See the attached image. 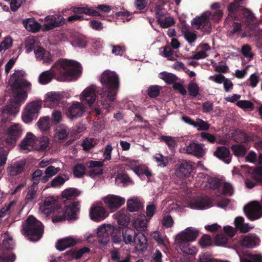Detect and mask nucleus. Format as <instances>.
<instances>
[{
    "label": "nucleus",
    "mask_w": 262,
    "mask_h": 262,
    "mask_svg": "<svg viewBox=\"0 0 262 262\" xmlns=\"http://www.w3.org/2000/svg\"><path fill=\"white\" fill-rule=\"evenodd\" d=\"M82 67L77 61L67 59L57 61L52 68L42 72L38 77L41 84H47L53 79L58 81H71L79 77L82 73Z\"/></svg>",
    "instance_id": "1"
},
{
    "label": "nucleus",
    "mask_w": 262,
    "mask_h": 262,
    "mask_svg": "<svg viewBox=\"0 0 262 262\" xmlns=\"http://www.w3.org/2000/svg\"><path fill=\"white\" fill-rule=\"evenodd\" d=\"M26 73L20 70H15L11 76L9 84L11 88L12 95L11 103L3 109V113L10 115L16 114L19 111L20 106L26 100L28 94L26 88L30 87L31 84L25 79Z\"/></svg>",
    "instance_id": "2"
},
{
    "label": "nucleus",
    "mask_w": 262,
    "mask_h": 262,
    "mask_svg": "<svg viewBox=\"0 0 262 262\" xmlns=\"http://www.w3.org/2000/svg\"><path fill=\"white\" fill-rule=\"evenodd\" d=\"M99 80L103 89L99 93L101 103L103 108L108 111L113 107L112 103L115 100L119 90V77L116 72L107 70L101 74Z\"/></svg>",
    "instance_id": "3"
},
{
    "label": "nucleus",
    "mask_w": 262,
    "mask_h": 262,
    "mask_svg": "<svg viewBox=\"0 0 262 262\" xmlns=\"http://www.w3.org/2000/svg\"><path fill=\"white\" fill-rule=\"evenodd\" d=\"M122 237L125 244L134 243L142 251H144L147 248V240L142 232H136L135 229L126 227L122 229Z\"/></svg>",
    "instance_id": "4"
},
{
    "label": "nucleus",
    "mask_w": 262,
    "mask_h": 262,
    "mask_svg": "<svg viewBox=\"0 0 262 262\" xmlns=\"http://www.w3.org/2000/svg\"><path fill=\"white\" fill-rule=\"evenodd\" d=\"M22 226V233L28 236L30 240L37 241L41 238L43 231V225L33 216H29Z\"/></svg>",
    "instance_id": "5"
},
{
    "label": "nucleus",
    "mask_w": 262,
    "mask_h": 262,
    "mask_svg": "<svg viewBox=\"0 0 262 262\" xmlns=\"http://www.w3.org/2000/svg\"><path fill=\"white\" fill-rule=\"evenodd\" d=\"M114 228L111 225H104L97 229L98 242L103 245H106L110 242V236L112 235V240L115 244H119L122 241V236L116 233L113 234Z\"/></svg>",
    "instance_id": "6"
},
{
    "label": "nucleus",
    "mask_w": 262,
    "mask_h": 262,
    "mask_svg": "<svg viewBox=\"0 0 262 262\" xmlns=\"http://www.w3.org/2000/svg\"><path fill=\"white\" fill-rule=\"evenodd\" d=\"M80 212V203L79 201L72 202L66 206L64 211H58V215L52 218L53 223L62 221L66 217L69 220H74L77 218L78 213Z\"/></svg>",
    "instance_id": "7"
},
{
    "label": "nucleus",
    "mask_w": 262,
    "mask_h": 262,
    "mask_svg": "<svg viewBox=\"0 0 262 262\" xmlns=\"http://www.w3.org/2000/svg\"><path fill=\"white\" fill-rule=\"evenodd\" d=\"M4 141L9 145L14 147L23 135V128L19 124L15 123L8 127L5 131Z\"/></svg>",
    "instance_id": "8"
},
{
    "label": "nucleus",
    "mask_w": 262,
    "mask_h": 262,
    "mask_svg": "<svg viewBox=\"0 0 262 262\" xmlns=\"http://www.w3.org/2000/svg\"><path fill=\"white\" fill-rule=\"evenodd\" d=\"M41 107L40 101H32L28 103L22 114V119L26 123L31 122L38 116V113Z\"/></svg>",
    "instance_id": "9"
},
{
    "label": "nucleus",
    "mask_w": 262,
    "mask_h": 262,
    "mask_svg": "<svg viewBox=\"0 0 262 262\" xmlns=\"http://www.w3.org/2000/svg\"><path fill=\"white\" fill-rule=\"evenodd\" d=\"M242 17L240 18L245 28L248 31L255 30L258 26V21L254 13L246 7L241 8Z\"/></svg>",
    "instance_id": "10"
},
{
    "label": "nucleus",
    "mask_w": 262,
    "mask_h": 262,
    "mask_svg": "<svg viewBox=\"0 0 262 262\" xmlns=\"http://www.w3.org/2000/svg\"><path fill=\"white\" fill-rule=\"evenodd\" d=\"M246 216L251 221L259 219L262 216V207L257 202H252L244 207Z\"/></svg>",
    "instance_id": "11"
},
{
    "label": "nucleus",
    "mask_w": 262,
    "mask_h": 262,
    "mask_svg": "<svg viewBox=\"0 0 262 262\" xmlns=\"http://www.w3.org/2000/svg\"><path fill=\"white\" fill-rule=\"evenodd\" d=\"M97 87L94 84L86 88L82 93L81 99L85 104L91 106L95 101L97 95Z\"/></svg>",
    "instance_id": "12"
},
{
    "label": "nucleus",
    "mask_w": 262,
    "mask_h": 262,
    "mask_svg": "<svg viewBox=\"0 0 262 262\" xmlns=\"http://www.w3.org/2000/svg\"><path fill=\"white\" fill-rule=\"evenodd\" d=\"M199 235V231L193 228L188 227L179 233L176 238L177 242H190L195 240Z\"/></svg>",
    "instance_id": "13"
},
{
    "label": "nucleus",
    "mask_w": 262,
    "mask_h": 262,
    "mask_svg": "<svg viewBox=\"0 0 262 262\" xmlns=\"http://www.w3.org/2000/svg\"><path fill=\"white\" fill-rule=\"evenodd\" d=\"M108 215V212L106 209L101 206H93L90 209L91 219L95 222H101Z\"/></svg>",
    "instance_id": "14"
},
{
    "label": "nucleus",
    "mask_w": 262,
    "mask_h": 262,
    "mask_svg": "<svg viewBox=\"0 0 262 262\" xmlns=\"http://www.w3.org/2000/svg\"><path fill=\"white\" fill-rule=\"evenodd\" d=\"M58 208V206L57 201L52 198H47L40 205L39 211L47 216H49L56 210H57Z\"/></svg>",
    "instance_id": "15"
},
{
    "label": "nucleus",
    "mask_w": 262,
    "mask_h": 262,
    "mask_svg": "<svg viewBox=\"0 0 262 262\" xmlns=\"http://www.w3.org/2000/svg\"><path fill=\"white\" fill-rule=\"evenodd\" d=\"M46 19L47 22L43 25L46 31L61 26L65 23L64 18L61 15L48 16L46 17Z\"/></svg>",
    "instance_id": "16"
},
{
    "label": "nucleus",
    "mask_w": 262,
    "mask_h": 262,
    "mask_svg": "<svg viewBox=\"0 0 262 262\" xmlns=\"http://www.w3.org/2000/svg\"><path fill=\"white\" fill-rule=\"evenodd\" d=\"M124 198L115 195H109L104 199V202L107 207L112 210H115L124 204Z\"/></svg>",
    "instance_id": "17"
},
{
    "label": "nucleus",
    "mask_w": 262,
    "mask_h": 262,
    "mask_svg": "<svg viewBox=\"0 0 262 262\" xmlns=\"http://www.w3.org/2000/svg\"><path fill=\"white\" fill-rule=\"evenodd\" d=\"M193 169V168L190 162L183 160L177 164L176 173L177 176L181 178L188 177Z\"/></svg>",
    "instance_id": "18"
},
{
    "label": "nucleus",
    "mask_w": 262,
    "mask_h": 262,
    "mask_svg": "<svg viewBox=\"0 0 262 262\" xmlns=\"http://www.w3.org/2000/svg\"><path fill=\"white\" fill-rule=\"evenodd\" d=\"M191 24L193 26H196L197 29H200L205 33L209 34L211 32V23L206 17H196L193 18Z\"/></svg>",
    "instance_id": "19"
},
{
    "label": "nucleus",
    "mask_w": 262,
    "mask_h": 262,
    "mask_svg": "<svg viewBox=\"0 0 262 262\" xmlns=\"http://www.w3.org/2000/svg\"><path fill=\"white\" fill-rule=\"evenodd\" d=\"M103 163L101 161L90 160L85 163V166L88 168H93L88 172V174L91 178L101 175L103 173L102 167Z\"/></svg>",
    "instance_id": "20"
},
{
    "label": "nucleus",
    "mask_w": 262,
    "mask_h": 262,
    "mask_svg": "<svg viewBox=\"0 0 262 262\" xmlns=\"http://www.w3.org/2000/svg\"><path fill=\"white\" fill-rule=\"evenodd\" d=\"M212 201L207 196H198L191 202V208L198 209H204L211 206Z\"/></svg>",
    "instance_id": "21"
},
{
    "label": "nucleus",
    "mask_w": 262,
    "mask_h": 262,
    "mask_svg": "<svg viewBox=\"0 0 262 262\" xmlns=\"http://www.w3.org/2000/svg\"><path fill=\"white\" fill-rule=\"evenodd\" d=\"M26 165L25 160H21L12 163L7 168V171L11 176H16L21 173Z\"/></svg>",
    "instance_id": "22"
},
{
    "label": "nucleus",
    "mask_w": 262,
    "mask_h": 262,
    "mask_svg": "<svg viewBox=\"0 0 262 262\" xmlns=\"http://www.w3.org/2000/svg\"><path fill=\"white\" fill-rule=\"evenodd\" d=\"M214 155L226 164H229L231 161L232 155L230 150L226 147H217Z\"/></svg>",
    "instance_id": "23"
},
{
    "label": "nucleus",
    "mask_w": 262,
    "mask_h": 262,
    "mask_svg": "<svg viewBox=\"0 0 262 262\" xmlns=\"http://www.w3.org/2000/svg\"><path fill=\"white\" fill-rule=\"evenodd\" d=\"M83 112L82 104L79 102H74L68 108L67 116L71 118L80 117Z\"/></svg>",
    "instance_id": "24"
},
{
    "label": "nucleus",
    "mask_w": 262,
    "mask_h": 262,
    "mask_svg": "<svg viewBox=\"0 0 262 262\" xmlns=\"http://www.w3.org/2000/svg\"><path fill=\"white\" fill-rule=\"evenodd\" d=\"M186 153L192 155L198 158L202 157L204 156V150L201 144L192 142L186 147Z\"/></svg>",
    "instance_id": "25"
},
{
    "label": "nucleus",
    "mask_w": 262,
    "mask_h": 262,
    "mask_svg": "<svg viewBox=\"0 0 262 262\" xmlns=\"http://www.w3.org/2000/svg\"><path fill=\"white\" fill-rule=\"evenodd\" d=\"M72 11L75 14H84L92 16H102L98 11L89 8L87 6L85 7H74L72 8Z\"/></svg>",
    "instance_id": "26"
},
{
    "label": "nucleus",
    "mask_w": 262,
    "mask_h": 262,
    "mask_svg": "<svg viewBox=\"0 0 262 262\" xmlns=\"http://www.w3.org/2000/svg\"><path fill=\"white\" fill-rule=\"evenodd\" d=\"M76 239L72 237H66L58 241L56 244V248L59 251H62L66 248L72 247L77 244Z\"/></svg>",
    "instance_id": "27"
},
{
    "label": "nucleus",
    "mask_w": 262,
    "mask_h": 262,
    "mask_svg": "<svg viewBox=\"0 0 262 262\" xmlns=\"http://www.w3.org/2000/svg\"><path fill=\"white\" fill-rule=\"evenodd\" d=\"M61 99V95L55 92L48 93L46 95L45 105L53 107L58 105Z\"/></svg>",
    "instance_id": "28"
},
{
    "label": "nucleus",
    "mask_w": 262,
    "mask_h": 262,
    "mask_svg": "<svg viewBox=\"0 0 262 262\" xmlns=\"http://www.w3.org/2000/svg\"><path fill=\"white\" fill-rule=\"evenodd\" d=\"M259 238L253 235L245 236L241 241V245L247 248H253L259 244Z\"/></svg>",
    "instance_id": "29"
},
{
    "label": "nucleus",
    "mask_w": 262,
    "mask_h": 262,
    "mask_svg": "<svg viewBox=\"0 0 262 262\" xmlns=\"http://www.w3.org/2000/svg\"><path fill=\"white\" fill-rule=\"evenodd\" d=\"M229 36L233 37L235 34H241L242 37L247 36V33L242 29L241 23L233 21L231 25V30L229 31Z\"/></svg>",
    "instance_id": "30"
},
{
    "label": "nucleus",
    "mask_w": 262,
    "mask_h": 262,
    "mask_svg": "<svg viewBox=\"0 0 262 262\" xmlns=\"http://www.w3.org/2000/svg\"><path fill=\"white\" fill-rule=\"evenodd\" d=\"M90 252V249L86 247H84L78 250H70L66 252V255L69 256L71 258L76 259H80L85 253H89Z\"/></svg>",
    "instance_id": "31"
},
{
    "label": "nucleus",
    "mask_w": 262,
    "mask_h": 262,
    "mask_svg": "<svg viewBox=\"0 0 262 262\" xmlns=\"http://www.w3.org/2000/svg\"><path fill=\"white\" fill-rule=\"evenodd\" d=\"M37 186L32 185L30 186L27 191L25 196V200L27 203H34L35 200L37 197Z\"/></svg>",
    "instance_id": "32"
},
{
    "label": "nucleus",
    "mask_w": 262,
    "mask_h": 262,
    "mask_svg": "<svg viewBox=\"0 0 262 262\" xmlns=\"http://www.w3.org/2000/svg\"><path fill=\"white\" fill-rule=\"evenodd\" d=\"M134 227L137 230V232L145 231L147 227L146 216L144 215L138 216L134 223Z\"/></svg>",
    "instance_id": "33"
},
{
    "label": "nucleus",
    "mask_w": 262,
    "mask_h": 262,
    "mask_svg": "<svg viewBox=\"0 0 262 262\" xmlns=\"http://www.w3.org/2000/svg\"><path fill=\"white\" fill-rule=\"evenodd\" d=\"M34 53L37 58L43 60L46 62H50L51 60L52 57L50 53L41 47H38L34 50Z\"/></svg>",
    "instance_id": "34"
},
{
    "label": "nucleus",
    "mask_w": 262,
    "mask_h": 262,
    "mask_svg": "<svg viewBox=\"0 0 262 262\" xmlns=\"http://www.w3.org/2000/svg\"><path fill=\"white\" fill-rule=\"evenodd\" d=\"M181 251L188 255H193L196 253L195 247L190 245L189 242H178Z\"/></svg>",
    "instance_id": "35"
},
{
    "label": "nucleus",
    "mask_w": 262,
    "mask_h": 262,
    "mask_svg": "<svg viewBox=\"0 0 262 262\" xmlns=\"http://www.w3.org/2000/svg\"><path fill=\"white\" fill-rule=\"evenodd\" d=\"M59 170V167L55 168L52 165L48 166L45 170V176L41 178V181L42 183H46L50 178L57 174Z\"/></svg>",
    "instance_id": "36"
},
{
    "label": "nucleus",
    "mask_w": 262,
    "mask_h": 262,
    "mask_svg": "<svg viewBox=\"0 0 262 262\" xmlns=\"http://www.w3.org/2000/svg\"><path fill=\"white\" fill-rule=\"evenodd\" d=\"M34 135L31 133H28L26 137L21 141L19 144L20 148L23 150L29 149V147H31L33 143Z\"/></svg>",
    "instance_id": "37"
},
{
    "label": "nucleus",
    "mask_w": 262,
    "mask_h": 262,
    "mask_svg": "<svg viewBox=\"0 0 262 262\" xmlns=\"http://www.w3.org/2000/svg\"><path fill=\"white\" fill-rule=\"evenodd\" d=\"M241 262H262L261 254H252L248 253L244 256H240Z\"/></svg>",
    "instance_id": "38"
},
{
    "label": "nucleus",
    "mask_w": 262,
    "mask_h": 262,
    "mask_svg": "<svg viewBox=\"0 0 262 262\" xmlns=\"http://www.w3.org/2000/svg\"><path fill=\"white\" fill-rule=\"evenodd\" d=\"M80 193L78 189L69 188L64 190L61 193L62 196L67 200L73 199L78 196Z\"/></svg>",
    "instance_id": "39"
},
{
    "label": "nucleus",
    "mask_w": 262,
    "mask_h": 262,
    "mask_svg": "<svg viewBox=\"0 0 262 262\" xmlns=\"http://www.w3.org/2000/svg\"><path fill=\"white\" fill-rule=\"evenodd\" d=\"M127 208L130 212H135L143 208L142 203L136 199H130L127 202Z\"/></svg>",
    "instance_id": "40"
},
{
    "label": "nucleus",
    "mask_w": 262,
    "mask_h": 262,
    "mask_svg": "<svg viewBox=\"0 0 262 262\" xmlns=\"http://www.w3.org/2000/svg\"><path fill=\"white\" fill-rule=\"evenodd\" d=\"M153 158L159 167H165L168 165L169 162L168 157L164 156L161 154H156L154 156Z\"/></svg>",
    "instance_id": "41"
},
{
    "label": "nucleus",
    "mask_w": 262,
    "mask_h": 262,
    "mask_svg": "<svg viewBox=\"0 0 262 262\" xmlns=\"http://www.w3.org/2000/svg\"><path fill=\"white\" fill-rule=\"evenodd\" d=\"M39 128L42 131H48L50 128V118L43 117L40 118L37 123Z\"/></svg>",
    "instance_id": "42"
},
{
    "label": "nucleus",
    "mask_w": 262,
    "mask_h": 262,
    "mask_svg": "<svg viewBox=\"0 0 262 262\" xmlns=\"http://www.w3.org/2000/svg\"><path fill=\"white\" fill-rule=\"evenodd\" d=\"M161 78L166 83L170 84L174 83L178 78L177 76L172 73L163 72L161 73Z\"/></svg>",
    "instance_id": "43"
},
{
    "label": "nucleus",
    "mask_w": 262,
    "mask_h": 262,
    "mask_svg": "<svg viewBox=\"0 0 262 262\" xmlns=\"http://www.w3.org/2000/svg\"><path fill=\"white\" fill-rule=\"evenodd\" d=\"M245 0H234L233 2L230 3L228 7V11H234L236 12L237 10H240L241 11V8L242 7H245L242 6L244 5Z\"/></svg>",
    "instance_id": "44"
},
{
    "label": "nucleus",
    "mask_w": 262,
    "mask_h": 262,
    "mask_svg": "<svg viewBox=\"0 0 262 262\" xmlns=\"http://www.w3.org/2000/svg\"><path fill=\"white\" fill-rule=\"evenodd\" d=\"M85 170V166L83 164H78L73 168V174L76 178H80L84 174Z\"/></svg>",
    "instance_id": "45"
},
{
    "label": "nucleus",
    "mask_w": 262,
    "mask_h": 262,
    "mask_svg": "<svg viewBox=\"0 0 262 262\" xmlns=\"http://www.w3.org/2000/svg\"><path fill=\"white\" fill-rule=\"evenodd\" d=\"M115 215L118 223L120 225L124 226L128 224L129 221V217L122 211L117 212Z\"/></svg>",
    "instance_id": "46"
},
{
    "label": "nucleus",
    "mask_w": 262,
    "mask_h": 262,
    "mask_svg": "<svg viewBox=\"0 0 262 262\" xmlns=\"http://www.w3.org/2000/svg\"><path fill=\"white\" fill-rule=\"evenodd\" d=\"M174 20L171 17H166L165 18L160 19L158 18V24L162 28H166L171 27L174 24Z\"/></svg>",
    "instance_id": "47"
},
{
    "label": "nucleus",
    "mask_w": 262,
    "mask_h": 262,
    "mask_svg": "<svg viewBox=\"0 0 262 262\" xmlns=\"http://www.w3.org/2000/svg\"><path fill=\"white\" fill-rule=\"evenodd\" d=\"M231 149L234 154L237 157L244 156L247 152L245 146L241 144L233 145L232 146Z\"/></svg>",
    "instance_id": "48"
},
{
    "label": "nucleus",
    "mask_w": 262,
    "mask_h": 262,
    "mask_svg": "<svg viewBox=\"0 0 262 262\" xmlns=\"http://www.w3.org/2000/svg\"><path fill=\"white\" fill-rule=\"evenodd\" d=\"M210 127V124L202 119L197 118L194 127H197L199 131L208 130Z\"/></svg>",
    "instance_id": "49"
},
{
    "label": "nucleus",
    "mask_w": 262,
    "mask_h": 262,
    "mask_svg": "<svg viewBox=\"0 0 262 262\" xmlns=\"http://www.w3.org/2000/svg\"><path fill=\"white\" fill-rule=\"evenodd\" d=\"M161 140L164 142L170 149L174 148L177 145L174 138L171 136H162Z\"/></svg>",
    "instance_id": "50"
},
{
    "label": "nucleus",
    "mask_w": 262,
    "mask_h": 262,
    "mask_svg": "<svg viewBox=\"0 0 262 262\" xmlns=\"http://www.w3.org/2000/svg\"><path fill=\"white\" fill-rule=\"evenodd\" d=\"M69 134L67 127L61 126L59 128L56 130V137L60 140H62L67 138Z\"/></svg>",
    "instance_id": "51"
},
{
    "label": "nucleus",
    "mask_w": 262,
    "mask_h": 262,
    "mask_svg": "<svg viewBox=\"0 0 262 262\" xmlns=\"http://www.w3.org/2000/svg\"><path fill=\"white\" fill-rule=\"evenodd\" d=\"M188 90L189 95L195 97L199 94V87L195 82H191L188 85Z\"/></svg>",
    "instance_id": "52"
},
{
    "label": "nucleus",
    "mask_w": 262,
    "mask_h": 262,
    "mask_svg": "<svg viewBox=\"0 0 262 262\" xmlns=\"http://www.w3.org/2000/svg\"><path fill=\"white\" fill-rule=\"evenodd\" d=\"M160 86L158 85L150 86L147 90V94L150 98H155L160 94Z\"/></svg>",
    "instance_id": "53"
},
{
    "label": "nucleus",
    "mask_w": 262,
    "mask_h": 262,
    "mask_svg": "<svg viewBox=\"0 0 262 262\" xmlns=\"http://www.w3.org/2000/svg\"><path fill=\"white\" fill-rule=\"evenodd\" d=\"M95 145L93 138H86L82 143V146L84 151H89Z\"/></svg>",
    "instance_id": "54"
},
{
    "label": "nucleus",
    "mask_w": 262,
    "mask_h": 262,
    "mask_svg": "<svg viewBox=\"0 0 262 262\" xmlns=\"http://www.w3.org/2000/svg\"><path fill=\"white\" fill-rule=\"evenodd\" d=\"M42 171L39 169L36 170L32 174L31 180L33 182V185L37 186L39 181L41 180L42 175Z\"/></svg>",
    "instance_id": "55"
},
{
    "label": "nucleus",
    "mask_w": 262,
    "mask_h": 262,
    "mask_svg": "<svg viewBox=\"0 0 262 262\" xmlns=\"http://www.w3.org/2000/svg\"><path fill=\"white\" fill-rule=\"evenodd\" d=\"M237 105L243 109H251L254 108V104L250 101L248 100H240L237 101Z\"/></svg>",
    "instance_id": "56"
},
{
    "label": "nucleus",
    "mask_w": 262,
    "mask_h": 262,
    "mask_svg": "<svg viewBox=\"0 0 262 262\" xmlns=\"http://www.w3.org/2000/svg\"><path fill=\"white\" fill-rule=\"evenodd\" d=\"M183 34L185 39L189 43L194 42L197 38L196 34L195 33L188 30L183 31Z\"/></svg>",
    "instance_id": "57"
},
{
    "label": "nucleus",
    "mask_w": 262,
    "mask_h": 262,
    "mask_svg": "<svg viewBox=\"0 0 262 262\" xmlns=\"http://www.w3.org/2000/svg\"><path fill=\"white\" fill-rule=\"evenodd\" d=\"M25 26L27 29L31 30L33 32H36L40 29V26L38 23L30 20L26 23Z\"/></svg>",
    "instance_id": "58"
},
{
    "label": "nucleus",
    "mask_w": 262,
    "mask_h": 262,
    "mask_svg": "<svg viewBox=\"0 0 262 262\" xmlns=\"http://www.w3.org/2000/svg\"><path fill=\"white\" fill-rule=\"evenodd\" d=\"M66 180L60 175L56 177L51 182V186L53 187H56L63 185Z\"/></svg>",
    "instance_id": "59"
},
{
    "label": "nucleus",
    "mask_w": 262,
    "mask_h": 262,
    "mask_svg": "<svg viewBox=\"0 0 262 262\" xmlns=\"http://www.w3.org/2000/svg\"><path fill=\"white\" fill-rule=\"evenodd\" d=\"M212 241L209 235H204L200 239L199 243L202 248H205L211 244Z\"/></svg>",
    "instance_id": "60"
},
{
    "label": "nucleus",
    "mask_w": 262,
    "mask_h": 262,
    "mask_svg": "<svg viewBox=\"0 0 262 262\" xmlns=\"http://www.w3.org/2000/svg\"><path fill=\"white\" fill-rule=\"evenodd\" d=\"M251 51V48L248 45H244L242 48V53L245 57L253 58V54Z\"/></svg>",
    "instance_id": "61"
},
{
    "label": "nucleus",
    "mask_w": 262,
    "mask_h": 262,
    "mask_svg": "<svg viewBox=\"0 0 262 262\" xmlns=\"http://www.w3.org/2000/svg\"><path fill=\"white\" fill-rule=\"evenodd\" d=\"M3 245L4 248L7 250H11L13 248V241L10 236L5 238L3 241Z\"/></svg>",
    "instance_id": "62"
},
{
    "label": "nucleus",
    "mask_w": 262,
    "mask_h": 262,
    "mask_svg": "<svg viewBox=\"0 0 262 262\" xmlns=\"http://www.w3.org/2000/svg\"><path fill=\"white\" fill-rule=\"evenodd\" d=\"M90 27L94 30L96 31H101L103 29L102 24L97 20H92L90 22Z\"/></svg>",
    "instance_id": "63"
},
{
    "label": "nucleus",
    "mask_w": 262,
    "mask_h": 262,
    "mask_svg": "<svg viewBox=\"0 0 262 262\" xmlns=\"http://www.w3.org/2000/svg\"><path fill=\"white\" fill-rule=\"evenodd\" d=\"M213 258L208 253H205L200 254L198 262H213Z\"/></svg>",
    "instance_id": "64"
}]
</instances>
